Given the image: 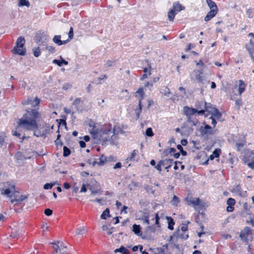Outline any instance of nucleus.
I'll use <instances>...</instances> for the list:
<instances>
[{"instance_id":"obj_1","label":"nucleus","mask_w":254,"mask_h":254,"mask_svg":"<svg viewBox=\"0 0 254 254\" xmlns=\"http://www.w3.org/2000/svg\"><path fill=\"white\" fill-rule=\"evenodd\" d=\"M40 117V114L34 110L31 109L27 111L23 117L19 120L16 131H13V135L20 137V133L18 131L23 129L25 130H34V134L39 136V134L36 133L35 130L39 127L37 120Z\"/></svg>"},{"instance_id":"obj_2","label":"nucleus","mask_w":254,"mask_h":254,"mask_svg":"<svg viewBox=\"0 0 254 254\" xmlns=\"http://www.w3.org/2000/svg\"><path fill=\"white\" fill-rule=\"evenodd\" d=\"M89 126L92 128L90 129V132L93 135L94 139L98 141H103L104 142L107 141L109 139V136L107 137L106 135L108 133H105V131H97L95 129L96 127V124L92 121L90 120L89 122Z\"/></svg>"},{"instance_id":"obj_3","label":"nucleus","mask_w":254,"mask_h":254,"mask_svg":"<svg viewBox=\"0 0 254 254\" xmlns=\"http://www.w3.org/2000/svg\"><path fill=\"white\" fill-rule=\"evenodd\" d=\"M25 42L24 37L22 36L19 37L17 39L16 45L12 50V53L14 54L24 56L26 53V49L24 47Z\"/></svg>"},{"instance_id":"obj_4","label":"nucleus","mask_w":254,"mask_h":254,"mask_svg":"<svg viewBox=\"0 0 254 254\" xmlns=\"http://www.w3.org/2000/svg\"><path fill=\"white\" fill-rule=\"evenodd\" d=\"M11 195H12L10 197V202L14 205L22 202L27 198L26 196L21 194L18 191H16L15 190Z\"/></svg>"},{"instance_id":"obj_5","label":"nucleus","mask_w":254,"mask_h":254,"mask_svg":"<svg viewBox=\"0 0 254 254\" xmlns=\"http://www.w3.org/2000/svg\"><path fill=\"white\" fill-rule=\"evenodd\" d=\"M183 110L185 115L187 117V118L190 117L191 115H193L196 113L199 115H203L205 112V110L203 109L197 110L194 108H190L187 106L184 107Z\"/></svg>"},{"instance_id":"obj_6","label":"nucleus","mask_w":254,"mask_h":254,"mask_svg":"<svg viewBox=\"0 0 254 254\" xmlns=\"http://www.w3.org/2000/svg\"><path fill=\"white\" fill-rule=\"evenodd\" d=\"M244 163L250 168L254 169V154L251 152L244 158Z\"/></svg>"},{"instance_id":"obj_7","label":"nucleus","mask_w":254,"mask_h":254,"mask_svg":"<svg viewBox=\"0 0 254 254\" xmlns=\"http://www.w3.org/2000/svg\"><path fill=\"white\" fill-rule=\"evenodd\" d=\"M37 155H40V154L36 151H32L30 153H28L27 155H25L21 152H18L16 154L15 157L17 160L23 161L27 159H30L31 157L36 156Z\"/></svg>"},{"instance_id":"obj_8","label":"nucleus","mask_w":254,"mask_h":254,"mask_svg":"<svg viewBox=\"0 0 254 254\" xmlns=\"http://www.w3.org/2000/svg\"><path fill=\"white\" fill-rule=\"evenodd\" d=\"M122 130L120 127L118 125H116L114 127L113 132H112L111 130H109L107 132L105 131V133H108L106 136L109 137V139L107 141H113L114 140L113 137H116L115 135L118 134L119 133L122 132ZM106 136V135H105Z\"/></svg>"},{"instance_id":"obj_9","label":"nucleus","mask_w":254,"mask_h":254,"mask_svg":"<svg viewBox=\"0 0 254 254\" xmlns=\"http://www.w3.org/2000/svg\"><path fill=\"white\" fill-rule=\"evenodd\" d=\"M200 132L201 135L203 137H206L214 133L211 127L208 125H205L204 127H201L200 128Z\"/></svg>"},{"instance_id":"obj_10","label":"nucleus","mask_w":254,"mask_h":254,"mask_svg":"<svg viewBox=\"0 0 254 254\" xmlns=\"http://www.w3.org/2000/svg\"><path fill=\"white\" fill-rule=\"evenodd\" d=\"M40 101V100L37 97L35 98L34 100L29 97L26 100L23 101L22 103L23 105H30L31 107H35L39 105Z\"/></svg>"},{"instance_id":"obj_11","label":"nucleus","mask_w":254,"mask_h":254,"mask_svg":"<svg viewBox=\"0 0 254 254\" xmlns=\"http://www.w3.org/2000/svg\"><path fill=\"white\" fill-rule=\"evenodd\" d=\"M14 190L15 186L12 185H9L7 188L2 189L1 194L3 195H6L7 197H10Z\"/></svg>"},{"instance_id":"obj_12","label":"nucleus","mask_w":254,"mask_h":254,"mask_svg":"<svg viewBox=\"0 0 254 254\" xmlns=\"http://www.w3.org/2000/svg\"><path fill=\"white\" fill-rule=\"evenodd\" d=\"M250 229L249 228H246L243 231L241 232L240 238L242 241L248 243V238L250 236Z\"/></svg>"},{"instance_id":"obj_13","label":"nucleus","mask_w":254,"mask_h":254,"mask_svg":"<svg viewBox=\"0 0 254 254\" xmlns=\"http://www.w3.org/2000/svg\"><path fill=\"white\" fill-rule=\"evenodd\" d=\"M246 49L249 51V54L254 62V43L252 40H250L249 44L246 46Z\"/></svg>"},{"instance_id":"obj_14","label":"nucleus","mask_w":254,"mask_h":254,"mask_svg":"<svg viewBox=\"0 0 254 254\" xmlns=\"http://www.w3.org/2000/svg\"><path fill=\"white\" fill-rule=\"evenodd\" d=\"M173 160L170 159H165L160 161V164H162V166L165 167L166 169H168L171 166Z\"/></svg>"},{"instance_id":"obj_15","label":"nucleus","mask_w":254,"mask_h":254,"mask_svg":"<svg viewBox=\"0 0 254 254\" xmlns=\"http://www.w3.org/2000/svg\"><path fill=\"white\" fill-rule=\"evenodd\" d=\"M61 37L60 35L55 36L53 39V42L59 46L63 44H65L66 43H67V42H68V40L62 41L61 40Z\"/></svg>"},{"instance_id":"obj_16","label":"nucleus","mask_w":254,"mask_h":254,"mask_svg":"<svg viewBox=\"0 0 254 254\" xmlns=\"http://www.w3.org/2000/svg\"><path fill=\"white\" fill-rule=\"evenodd\" d=\"M217 12L218 10H214V9L210 10V11L208 12L207 15L205 16L204 20L205 21L210 20L211 18L216 15Z\"/></svg>"},{"instance_id":"obj_17","label":"nucleus","mask_w":254,"mask_h":254,"mask_svg":"<svg viewBox=\"0 0 254 254\" xmlns=\"http://www.w3.org/2000/svg\"><path fill=\"white\" fill-rule=\"evenodd\" d=\"M144 92L143 91V88H140L138 89V90L135 92V97L138 98V102H141V100L144 97Z\"/></svg>"},{"instance_id":"obj_18","label":"nucleus","mask_w":254,"mask_h":254,"mask_svg":"<svg viewBox=\"0 0 254 254\" xmlns=\"http://www.w3.org/2000/svg\"><path fill=\"white\" fill-rule=\"evenodd\" d=\"M141 227L139 225L134 224L132 226V231L137 236H140L142 235V232L141 231Z\"/></svg>"},{"instance_id":"obj_19","label":"nucleus","mask_w":254,"mask_h":254,"mask_svg":"<svg viewBox=\"0 0 254 254\" xmlns=\"http://www.w3.org/2000/svg\"><path fill=\"white\" fill-rule=\"evenodd\" d=\"M196 76V80L198 81L203 83L204 80H205L204 77L202 75V72L200 70L195 71Z\"/></svg>"},{"instance_id":"obj_20","label":"nucleus","mask_w":254,"mask_h":254,"mask_svg":"<svg viewBox=\"0 0 254 254\" xmlns=\"http://www.w3.org/2000/svg\"><path fill=\"white\" fill-rule=\"evenodd\" d=\"M184 7L182 6L178 2H176L173 4V8L172 9H174V11L176 13L181 11L184 9Z\"/></svg>"},{"instance_id":"obj_21","label":"nucleus","mask_w":254,"mask_h":254,"mask_svg":"<svg viewBox=\"0 0 254 254\" xmlns=\"http://www.w3.org/2000/svg\"><path fill=\"white\" fill-rule=\"evenodd\" d=\"M188 201L189 204H192L194 206L201 205L200 200L198 198H190Z\"/></svg>"},{"instance_id":"obj_22","label":"nucleus","mask_w":254,"mask_h":254,"mask_svg":"<svg viewBox=\"0 0 254 254\" xmlns=\"http://www.w3.org/2000/svg\"><path fill=\"white\" fill-rule=\"evenodd\" d=\"M80 103L81 100L79 98H76L72 103V105L74 106L76 108V111L81 110H80Z\"/></svg>"},{"instance_id":"obj_23","label":"nucleus","mask_w":254,"mask_h":254,"mask_svg":"<svg viewBox=\"0 0 254 254\" xmlns=\"http://www.w3.org/2000/svg\"><path fill=\"white\" fill-rule=\"evenodd\" d=\"M206 3L210 10L214 9V10H218L216 4L211 0H206Z\"/></svg>"},{"instance_id":"obj_24","label":"nucleus","mask_w":254,"mask_h":254,"mask_svg":"<svg viewBox=\"0 0 254 254\" xmlns=\"http://www.w3.org/2000/svg\"><path fill=\"white\" fill-rule=\"evenodd\" d=\"M22 232V230H20L18 228H15L14 229H13L12 231L11 232V234L9 236L10 237H11L12 238H16L19 234H21Z\"/></svg>"},{"instance_id":"obj_25","label":"nucleus","mask_w":254,"mask_h":254,"mask_svg":"<svg viewBox=\"0 0 254 254\" xmlns=\"http://www.w3.org/2000/svg\"><path fill=\"white\" fill-rule=\"evenodd\" d=\"M60 58L61 59V61H59L58 60H54L53 62L54 64H57L58 66H61L62 64H64L66 65L68 64V62L65 60H64L61 56H60Z\"/></svg>"},{"instance_id":"obj_26","label":"nucleus","mask_w":254,"mask_h":254,"mask_svg":"<svg viewBox=\"0 0 254 254\" xmlns=\"http://www.w3.org/2000/svg\"><path fill=\"white\" fill-rule=\"evenodd\" d=\"M214 118L216 119H219L221 117V113L216 109H213L212 110V114H211Z\"/></svg>"},{"instance_id":"obj_27","label":"nucleus","mask_w":254,"mask_h":254,"mask_svg":"<svg viewBox=\"0 0 254 254\" xmlns=\"http://www.w3.org/2000/svg\"><path fill=\"white\" fill-rule=\"evenodd\" d=\"M166 218L168 223V229L173 230L174 229L173 226L175 224L173 219L171 217H167Z\"/></svg>"},{"instance_id":"obj_28","label":"nucleus","mask_w":254,"mask_h":254,"mask_svg":"<svg viewBox=\"0 0 254 254\" xmlns=\"http://www.w3.org/2000/svg\"><path fill=\"white\" fill-rule=\"evenodd\" d=\"M204 109L205 110L211 114H212V110L213 109H216L215 107H213L211 104L210 103H207L206 102H205L204 103Z\"/></svg>"},{"instance_id":"obj_29","label":"nucleus","mask_w":254,"mask_h":254,"mask_svg":"<svg viewBox=\"0 0 254 254\" xmlns=\"http://www.w3.org/2000/svg\"><path fill=\"white\" fill-rule=\"evenodd\" d=\"M161 93L164 96L169 97V95L171 94V92L169 88L166 86L161 89Z\"/></svg>"},{"instance_id":"obj_30","label":"nucleus","mask_w":254,"mask_h":254,"mask_svg":"<svg viewBox=\"0 0 254 254\" xmlns=\"http://www.w3.org/2000/svg\"><path fill=\"white\" fill-rule=\"evenodd\" d=\"M115 253L121 252L123 254H128V251L123 246H121L119 249H117L114 251Z\"/></svg>"},{"instance_id":"obj_31","label":"nucleus","mask_w":254,"mask_h":254,"mask_svg":"<svg viewBox=\"0 0 254 254\" xmlns=\"http://www.w3.org/2000/svg\"><path fill=\"white\" fill-rule=\"evenodd\" d=\"M106 217H110V210L108 208H106L101 215V218L102 219H106Z\"/></svg>"},{"instance_id":"obj_32","label":"nucleus","mask_w":254,"mask_h":254,"mask_svg":"<svg viewBox=\"0 0 254 254\" xmlns=\"http://www.w3.org/2000/svg\"><path fill=\"white\" fill-rule=\"evenodd\" d=\"M176 14L177 13L174 11V9H171L168 13L169 20L170 21H173Z\"/></svg>"},{"instance_id":"obj_33","label":"nucleus","mask_w":254,"mask_h":254,"mask_svg":"<svg viewBox=\"0 0 254 254\" xmlns=\"http://www.w3.org/2000/svg\"><path fill=\"white\" fill-rule=\"evenodd\" d=\"M141 110H142V104H141V102L140 101L138 102V108H136L135 110V113L136 114V116L137 117V118H139L140 113L141 112Z\"/></svg>"},{"instance_id":"obj_34","label":"nucleus","mask_w":254,"mask_h":254,"mask_svg":"<svg viewBox=\"0 0 254 254\" xmlns=\"http://www.w3.org/2000/svg\"><path fill=\"white\" fill-rule=\"evenodd\" d=\"M87 231V229L84 227H81L78 228L76 231V233L77 235H83Z\"/></svg>"},{"instance_id":"obj_35","label":"nucleus","mask_w":254,"mask_h":254,"mask_svg":"<svg viewBox=\"0 0 254 254\" xmlns=\"http://www.w3.org/2000/svg\"><path fill=\"white\" fill-rule=\"evenodd\" d=\"M19 6H26L27 7L30 6V3L27 0H19Z\"/></svg>"},{"instance_id":"obj_36","label":"nucleus","mask_w":254,"mask_h":254,"mask_svg":"<svg viewBox=\"0 0 254 254\" xmlns=\"http://www.w3.org/2000/svg\"><path fill=\"white\" fill-rule=\"evenodd\" d=\"M239 92L241 95L245 91V84L242 80L239 81Z\"/></svg>"},{"instance_id":"obj_37","label":"nucleus","mask_w":254,"mask_h":254,"mask_svg":"<svg viewBox=\"0 0 254 254\" xmlns=\"http://www.w3.org/2000/svg\"><path fill=\"white\" fill-rule=\"evenodd\" d=\"M63 156L64 157H67L69 156L70 154V150L69 148H68L66 146H64L63 147Z\"/></svg>"},{"instance_id":"obj_38","label":"nucleus","mask_w":254,"mask_h":254,"mask_svg":"<svg viewBox=\"0 0 254 254\" xmlns=\"http://www.w3.org/2000/svg\"><path fill=\"white\" fill-rule=\"evenodd\" d=\"M179 202V198L177 196L174 195L173 197V199H172V200L171 201L172 204L173 205L176 206V205H178Z\"/></svg>"},{"instance_id":"obj_39","label":"nucleus","mask_w":254,"mask_h":254,"mask_svg":"<svg viewBox=\"0 0 254 254\" xmlns=\"http://www.w3.org/2000/svg\"><path fill=\"white\" fill-rule=\"evenodd\" d=\"M145 62L148 64V67L144 68L143 71L145 72V73L148 72L149 75H150L151 74V65L148 64V61L147 60H146Z\"/></svg>"},{"instance_id":"obj_40","label":"nucleus","mask_w":254,"mask_h":254,"mask_svg":"<svg viewBox=\"0 0 254 254\" xmlns=\"http://www.w3.org/2000/svg\"><path fill=\"white\" fill-rule=\"evenodd\" d=\"M245 144V141H241L236 143V147L238 151H240Z\"/></svg>"},{"instance_id":"obj_41","label":"nucleus","mask_w":254,"mask_h":254,"mask_svg":"<svg viewBox=\"0 0 254 254\" xmlns=\"http://www.w3.org/2000/svg\"><path fill=\"white\" fill-rule=\"evenodd\" d=\"M91 190V196H94L95 194L100 195L102 193V191L100 190H94L91 189H90Z\"/></svg>"},{"instance_id":"obj_42","label":"nucleus","mask_w":254,"mask_h":254,"mask_svg":"<svg viewBox=\"0 0 254 254\" xmlns=\"http://www.w3.org/2000/svg\"><path fill=\"white\" fill-rule=\"evenodd\" d=\"M41 54V51L39 47L33 49V54L35 57H38Z\"/></svg>"},{"instance_id":"obj_43","label":"nucleus","mask_w":254,"mask_h":254,"mask_svg":"<svg viewBox=\"0 0 254 254\" xmlns=\"http://www.w3.org/2000/svg\"><path fill=\"white\" fill-rule=\"evenodd\" d=\"M155 254H165L164 249L162 248H157L155 250Z\"/></svg>"},{"instance_id":"obj_44","label":"nucleus","mask_w":254,"mask_h":254,"mask_svg":"<svg viewBox=\"0 0 254 254\" xmlns=\"http://www.w3.org/2000/svg\"><path fill=\"white\" fill-rule=\"evenodd\" d=\"M254 15V10L249 9L247 11V15L249 18H252Z\"/></svg>"},{"instance_id":"obj_45","label":"nucleus","mask_w":254,"mask_h":254,"mask_svg":"<svg viewBox=\"0 0 254 254\" xmlns=\"http://www.w3.org/2000/svg\"><path fill=\"white\" fill-rule=\"evenodd\" d=\"M235 200L232 198H229L227 201V204L228 205L234 206L235 204Z\"/></svg>"},{"instance_id":"obj_46","label":"nucleus","mask_w":254,"mask_h":254,"mask_svg":"<svg viewBox=\"0 0 254 254\" xmlns=\"http://www.w3.org/2000/svg\"><path fill=\"white\" fill-rule=\"evenodd\" d=\"M187 122L190 124V126H195L197 123V122L192 120L190 117H188L187 118Z\"/></svg>"},{"instance_id":"obj_47","label":"nucleus","mask_w":254,"mask_h":254,"mask_svg":"<svg viewBox=\"0 0 254 254\" xmlns=\"http://www.w3.org/2000/svg\"><path fill=\"white\" fill-rule=\"evenodd\" d=\"M52 245H54V248L55 249V251L56 253H58V251L60 250V246L59 245H58L57 242H54L52 243Z\"/></svg>"},{"instance_id":"obj_48","label":"nucleus","mask_w":254,"mask_h":254,"mask_svg":"<svg viewBox=\"0 0 254 254\" xmlns=\"http://www.w3.org/2000/svg\"><path fill=\"white\" fill-rule=\"evenodd\" d=\"M137 151L136 150H133V151L131 153L130 157L128 158H127V160H129L130 161L132 160H133L134 158V157L137 154Z\"/></svg>"},{"instance_id":"obj_49","label":"nucleus","mask_w":254,"mask_h":254,"mask_svg":"<svg viewBox=\"0 0 254 254\" xmlns=\"http://www.w3.org/2000/svg\"><path fill=\"white\" fill-rule=\"evenodd\" d=\"M5 134L4 132L0 133V144L2 145L4 141Z\"/></svg>"},{"instance_id":"obj_50","label":"nucleus","mask_w":254,"mask_h":254,"mask_svg":"<svg viewBox=\"0 0 254 254\" xmlns=\"http://www.w3.org/2000/svg\"><path fill=\"white\" fill-rule=\"evenodd\" d=\"M146 135L148 136H152L153 135V133L151 127L148 128L145 132Z\"/></svg>"},{"instance_id":"obj_51","label":"nucleus","mask_w":254,"mask_h":254,"mask_svg":"<svg viewBox=\"0 0 254 254\" xmlns=\"http://www.w3.org/2000/svg\"><path fill=\"white\" fill-rule=\"evenodd\" d=\"M99 162H98V164L99 165H102L104 164L105 162L106 161V158L103 155H102L100 159H99Z\"/></svg>"},{"instance_id":"obj_52","label":"nucleus","mask_w":254,"mask_h":254,"mask_svg":"<svg viewBox=\"0 0 254 254\" xmlns=\"http://www.w3.org/2000/svg\"><path fill=\"white\" fill-rule=\"evenodd\" d=\"M73 28L72 27H70V29H69V31L68 32V39L67 40H68V42L71 39H72L73 38Z\"/></svg>"},{"instance_id":"obj_53","label":"nucleus","mask_w":254,"mask_h":254,"mask_svg":"<svg viewBox=\"0 0 254 254\" xmlns=\"http://www.w3.org/2000/svg\"><path fill=\"white\" fill-rule=\"evenodd\" d=\"M54 184H52V183H47L44 185V189L45 190H49L52 188L53 187Z\"/></svg>"},{"instance_id":"obj_54","label":"nucleus","mask_w":254,"mask_h":254,"mask_svg":"<svg viewBox=\"0 0 254 254\" xmlns=\"http://www.w3.org/2000/svg\"><path fill=\"white\" fill-rule=\"evenodd\" d=\"M183 233L180 234L178 237L183 240H186L188 237V234H186L185 232H183Z\"/></svg>"},{"instance_id":"obj_55","label":"nucleus","mask_w":254,"mask_h":254,"mask_svg":"<svg viewBox=\"0 0 254 254\" xmlns=\"http://www.w3.org/2000/svg\"><path fill=\"white\" fill-rule=\"evenodd\" d=\"M46 48L47 50L51 53H54L55 52V48L52 46H48Z\"/></svg>"},{"instance_id":"obj_56","label":"nucleus","mask_w":254,"mask_h":254,"mask_svg":"<svg viewBox=\"0 0 254 254\" xmlns=\"http://www.w3.org/2000/svg\"><path fill=\"white\" fill-rule=\"evenodd\" d=\"M143 223L146 224L147 225L149 224V221L147 216H144L142 219Z\"/></svg>"},{"instance_id":"obj_57","label":"nucleus","mask_w":254,"mask_h":254,"mask_svg":"<svg viewBox=\"0 0 254 254\" xmlns=\"http://www.w3.org/2000/svg\"><path fill=\"white\" fill-rule=\"evenodd\" d=\"M44 213L47 216H50L53 213V210L49 208H47L45 210Z\"/></svg>"},{"instance_id":"obj_58","label":"nucleus","mask_w":254,"mask_h":254,"mask_svg":"<svg viewBox=\"0 0 254 254\" xmlns=\"http://www.w3.org/2000/svg\"><path fill=\"white\" fill-rule=\"evenodd\" d=\"M115 62L112 61H108L106 64L107 67L113 66L115 65Z\"/></svg>"},{"instance_id":"obj_59","label":"nucleus","mask_w":254,"mask_h":254,"mask_svg":"<svg viewBox=\"0 0 254 254\" xmlns=\"http://www.w3.org/2000/svg\"><path fill=\"white\" fill-rule=\"evenodd\" d=\"M220 152V149H216L213 152L212 154L214 155L215 157H218L219 156Z\"/></svg>"},{"instance_id":"obj_60","label":"nucleus","mask_w":254,"mask_h":254,"mask_svg":"<svg viewBox=\"0 0 254 254\" xmlns=\"http://www.w3.org/2000/svg\"><path fill=\"white\" fill-rule=\"evenodd\" d=\"M87 189L86 187V185L84 184L82 185L80 192H86L87 191Z\"/></svg>"},{"instance_id":"obj_61","label":"nucleus","mask_w":254,"mask_h":254,"mask_svg":"<svg viewBox=\"0 0 254 254\" xmlns=\"http://www.w3.org/2000/svg\"><path fill=\"white\" fill-rule=\"evenodd\" d=\"M58 245L60 246V250H62L66 248V246L64 245V244L60 241H57Z\"/></svg>"},{"instance_id":"obj_62","label":"nucleus","mask_w":254,"mask_h":254,"mask_svg":"<svg viewBox=\"0 0 254 254\" xmlns=\"http://www.w3.org/2000/svg\"><path fill=\"white\" fill-rule=\"evenodd\" d=\"M215 118H214V117H213V116H211L209 118V119H210L211 120V124H212V125H213L214 127H215L216 125V121H215Z\"/></svg>"},{"instance_id":"obj_63","label":"nucleus","mask_w":254,"mask_h":254,"mask_svg":"<svg viewBox=\"0 0 254 254\" xmlns=\"http://www.w3.org/2000/svg\"><path fill=\"white\" fill-rule=\"evenodd\" d=\"M78 187L76 185V184H74V186H73L72 188V192L74 193H76L78 190Z\"/></svg>"},{"instance_id":"obj_64","label":"nucleus","mask_w":254,"mask_h":254,"mask_svg":"<svg viewBox=\"0 0 254 254\" xmlns=\"http://www.w3.org/2000/svg\"><path fill=\"white\" fill-rule=\"evenodd\" d=\"M122 167V164L120 162H118L115 164V165L114 166L113 168L114 169L120 168Z\"/></svg>"}]
</instances>
